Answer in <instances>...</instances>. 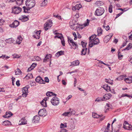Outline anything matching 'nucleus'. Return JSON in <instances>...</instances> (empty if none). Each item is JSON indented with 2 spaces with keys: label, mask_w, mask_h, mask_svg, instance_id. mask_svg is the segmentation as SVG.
Instances as JSON below:
<instances>
[{
  "label": "nucleus",
  "mask_w": 132,
  "mask_h": 132,
  "mask_svg": "<svg viewBox=\"0 0 132 132\" xmlns=\"http://www.w3.org/2000/svg\"><path fill=\"white\" fill-rule=\"evenodd\" d=\"M113 35L112 33H110L108 35L106 36L104 39V42L106 43H108L111 39Z\"/></svg>",
  "instance_id": "nucleus-10"
},
{
  "label": "nucleus",
  "mask_w": 132,
  "mask_h": 132,
  "mask_svg": "<svg viewBox=\"0 0 132 132\" xmlns=\"http://www.w3.org/2000/svg\"><path fill=\"white\" fill-rule=\"evenodd\" d=\"M124 81L128 84H130L132 83V77L130 76L127 78L124 79Z\"/></svg>",
  "instance_id": "nucleus-21"
},
{
  "label": "nucleus",
  "mask_w": 132,
  "mask_h": 132,
  "mask_svg": "<svg viewBox=\"0 0 132 132\" xmlns=\"http://www.w3.org/2000/svg\"><path fill=\"white\" fill-rule=\"evenodd\" d=\"M19 20L23 22H25L28 20V18L25 15L21 16L19 18Z\"/></svg>",
  "instance_id": "nucleus-15"
},
{
  "label": "nucleus",
  "mask_w": 132,
  "mask_h": 132,
  "mask_svg": "<svg viewBox=\"0 0 132 132\" xmlns=\"http://www.w3.org/2000/svg\"><path fill=\"white\" fill-rule=\"evenodd\" d=\"M103 101V98H102L98 97L95 100V102H100L101 101Z\"/></svg>",
  "instance_id": "nucleus-52"
},
{
  "label": "nucleus",
  "mask_w": 132,
  "mask_h": 132,
  "mask_svg": "<svg viewBox=\"0 0 132 132\" xmlns=\"http://www.w3.org/2000/svg\"><path fill=\"white\" fill-rule=\"evenodd\" d=\"M97 31L98 33L97 35L98 36H100L102 34V30L101 28H98Z\"/></svg>",
  "instance_id": "nucleus-31"
},
{
  "label": "nucleus",
  "mask_w": 132,
  "mask_h": 132,
  "mask_svg": "<svg viewBox=\"0 0 132 132\" xmlns=\"http://www.w3.org/2000/svg\"><path fill=\"white\" fill-rule=\"evenodd\" d=\"M62 115L65 117L69 116H70V113L69 111L67 112H65L64 113L62 114Z\"/></svg>",
  "instance_id": "nucleus-44"
},
{
  "label": "nucleus",
  "mask_w": 132,
  "mask_h": 132,
  "mask_svg": "<svg viewBox=\"0 0 132 132\" xmlns=\"http://www.w3.org/2000/svg\"><path fill=\"white\" fill-rule=\"evenodd\" d=\"M46 95L47 96H50L53 95L56 96L55 94L53 93L52 92H47V93L46 94Z\"/></svg>",
  "instance_id": "nucleus-36"
},
{
  "label": "nucleus",
  "mask_w": 132,
  "mask_h": 132,
  "mask_svg": "<svg viewBox=\"0 0 132 132\" xmlns=\"http://www.w3.org/2000/svg\"><path fill=\"white\" fill-rule=\"evenodd\" d=\"M28 87L26 86L22 88V91L23 93L22 96L23 97H26L27 95Z\"/></svg>",
  "instance_id": "nucleus-11"
},
{
  "label": "nucleus",
  "mask_w": 132,
  "mask_h": 132,
  "mask_svg": "<svg viewBox=\"0 0 132 132\" xmlns=\"http://www.w3.org/2000/svg\"><path fill=\"white\" fill-rule=\"evenodd\" d=\"M14 40L12 38H10L6 40V42L8 43L11 44L14 42Z\"/></svg>",
  "instance_id": "nucleus-34"
},
{
  "label": "nucleus",
  "mask_w": 132,
  "mask_h": 132,
  "mask_svg": "<svg viewBox=\"0 0 132 132\" xmlns=\"http://www.w3.org/2000/svg\"><path fill=\"white\" fill-rule=\"evenodd\" d=\"M22 9L18 7L14 6L12 8V13L15 14H18L21 12Z\"/></svg>",
  "instance_id": "nucleus-4"
},
{
  "label": "nucleus",
  "mask_w": 132,
  "mask_h": 132,
  "mask_svg": "<svg viewBox=\"0 0 132 132\" xmlns=\"http://www.w3.org/2000/svg\"><path fill=\"white\" fill-rule=\"evenodd\" d=\"M103 88L107 92H109L110 90V87L107 85L106 84L103 86Z\"/></svg>",
  "instance_id": "nucleus-27"
},
{
  "label": "nucleus",
  "mask_w": 132,
  "mask_h": 132,
  "mask_svg": "<svg viewBox=\"0 0 132 132\" xmlns=\"http://www.w3.org/2000/svg\"><path fill=\"white\" fill-rule=\"evenodd\" d=\"M51 102L52 104L54 106L57 105L59 103V99L56 96L53 97L51 99Z\"/></svg>",
  "instance_id": "nucleus-6"
},
{
  "label": "nucleus",
  "mask_w": 132,
  "mask_h": 132,
  "mask_svg": "<svg viewBox=\"0 0 132 132\" xmlns=\"http://www.w3.org/2000/svg\"><path fill=\"white\" fill-rule=\"evenodd\" d=\"M96 37V35H94L90 37L89 38V40H90L92 41Z\"/></svg>",
  "instance_id": "nucleus-46"
},
{
  "label": "nucleus",
  "mask_w": 132,
  "mask_h": 132,
  "mask_svg": "<svg viewBox=\"0 0 132 132\" xmlns=\"http://www.w3.org/2000/svg\"><path fill=\"white\" fill-rule=\"evenodd\" d=\"M27 124V120L25 117L22 118L19 121V125H25Z\"/></svg>",
  "instance_id": "nucleus-12"
},
{
  "label": "nucleus",
  "mask_w": 132,
  "mask_h": 132,
  "mask_svg": "<svg viewBox=\"0 0 132 132\" xmlns=\"http://www.w3.org/2000/svg\"><path fill=\"white\" fill-rule=\"evenodd\" d=\"M103 4V2L101 1H96L95 3V5L98 6H101Z\"/></svg>",
  "instance_id": "nucleus-39"
},
{
  "label": "nucleus",
  "mask_w": 132,
  "mask_h": 132,
  "mask_svg": "<svg viewBox=\"0 0 132 132\" xmlns=\"http://www.w3.org/2000/svg\"><path fill=\"white\" fill-rule=\"evenodd\" d=\"M87 48L86 47H84L82 48L81 51V55H85L86 53V50Z\"/></svg>",
  "instance_id": "nucleus-32"
},
{
  "label": "nucleus",
  "mask_w": 132,
  "mask_h": 132,
  "mask_svg": "<svg viewBox=\"0 0 132 132\" xmlns=\"http://www.w3.org/2000/svg\"><path fill=\"white\" fill-rule=\"evenodd\" d=\"M11 124L10 122L8 120H6L3 122L2 125L4 126H9Z\"/></svg>",
  "instance_id": "nucleus-30"
},
{
  "label": "nucleus",
  "mask_w": 132,
  "mask_h": 132,
  "mask_svg": "<svg viewBox=\"0 0 132 132\" xmlns=\"http://www.w3.org/2000/svg\"><path fill=\"white\" fill-rule=\"evenodd\" d=\"M68 41L69 45L72 48L75 49L78 46V45L77 44L73 42V40L72 39L69 38L68 39Z\"/></svg>",
  "instance_id": "nucleus-8"
},
{
  "label": "nucleus",
  "mask_w": 132,
  "mask_h": 132,
  "mask_svg": "<svg viewBox=\"0 0 132 132\" xmlns=\"http://www.w3.org/2000/svg\"><path fill=\"white\" fill-rule=\"evenodd\" d=\"M49 99V98L48 97L45 98L40 103L41 105L44 107H46L47 106L46 101L48 100Z\"/></svg>",
  "instance_id": "nucleus-19"
},
{
  "label": "nucleus",
  "mask_w": 132,
  "mask_h": 132,
  "mask_svg": "<svg viewBox=\"0 0 132 132\" xmlns=\"http://www.w3.org/2000/svg\"><path fill=\"white\" fill-rule=\"evenodd\" d=\"M46 111L45 109L40 110L38 112V114L40 116H45L46 115Z\"/></svg>",
  "instance_id": "nucleus-17"
},
{
  "label": "nucleus",
  "mask_w": 132,
  "mask_h": 132,
  "mask_svg": "<svg viewBox=\"0 0 132 132\" xmlns=\"http://www.w3.org/2000/svg\"><path fill=\"white\" fill-rule=\"evenodd\" d=\"M41 31L39 30L38 31L35 30L34 31L35 33L33 36V37L37 39H39L40 38V34Z\"/></svg>",
  "instance_id": "nucleus-9"
},
{
  "label": "nucleus",
  "mask_w": 132,
  "mask_h": 132,
  "mask_svg": "<svg viewBox=\"0 0 132 132\" xmlns=\"http://www.w3.org/2000/svg\"><path fill=\"white\" fill-rule=\"evenodd\" d=\"M87 22L84 23V24L83 25V27H85L89 25L90 22V21L88 19H87Z\"/></svg>",
  "instance_id": "nucleus-47"
},
{
  "label": "nucleus",
  "mask_w": 132,
  "mask_h": 132,
  "mask_svg": "<svg viewBox=\"0 0 132 132\" xmlns=\"http://www.w3.org/2000/svg\"><path fill=\"white\" fill-rule=\"evenodd\" d=\"M103 116L102 115H98L97 114L95 113H93L92 114V116L93 118H98L100 117H102V118L100 119V120L102 121L104 119L105 117H102Z\"/></svg>",
  "instance_id": "nucleus-14"
},
{
  "label": "nucleus",
  "mask_w": 132,
  "mask_h": 132,
  "mask_svg": "<svg viewBox=\"0 0 132 132\" xmlns=\"http://www.w3.org/2000/svg\"><path fill=\"white\" fill-rule=\"evenodd\" d=\"M105 81L106 82L109 83L111 84L112 85L113 84V82H112V81L110 80L105 79Z\"/></svg>",
  "instance_id": "nucleus-54"
},
{
  "label": "nucleus",
  "mask_w": 132,
  "mask_h": 132,
  "mask_svg": "<svg viewBox=\"0 0 132 132\" xmlns=\"http://www.w3.org/2000/svg\"><path fill=\"white\" fill-rule=\"evenodd\" d=\"M35 4L34 0H26V4L29 9L31 8L34 6Z\"/></svg>",
  "instance_id": "nucleus-2"
},
{
  "label": "nucleus",
  "mask_w": 132,
  "mask_h": 132,
  "mask_svg": "<svg viewBox=\"0 0 132 132\" xmlns=\"http://www.w3.org/2000/svg\"><path fill=\"white\" fill-rule=\"evenodd\" d=\"M5 21L2 19H0V25L3 24Z\"/></svg>",
  "instance_id": "nucleus-64"
},
{
  "label": "nucleus",
  "mask_w": 132,
  "mask_h": 132,
  "mask_svg": "<svg viewBox=\"0 0 132 132\" xmlns=\"http://www.w3.org/2000/svg\"><path fill=\"white\" fill-rule=\"evenodd\" d=\"M79 61L78 60H77L72 62L71 63V65L73 66L77 65H79Z\"/></svg>",
  "instance_id": "nucleus-29"
},
{
  "label": "nucleus",
  "mask_w": 132,
  "mask_h": 132,
  "mask_svg": "<svg viewBox=\"0 0 132 132\" xmlns=\"http://www.w3.org/2000/svg\"><path fill=\"white\" fill-rule=\"evenodd\" d=\"M47 3V0H44L42 3L41 4V6H45L46 5Z\"/></svg>",
  "instance_id": "nucleus-40"
},
{
  "label": "nucleus",
  "mask_w": 132,
  "mask_h": 132,
  "mask_svg": "<svg viewBox=\"0 0 132 132\" xmlns=\"http://www.w3.org/2000/svg\"><path fill=\"white\" fill-rule=\"evenodd\" d=\"M54 33L55 35H56L55 36V38H57L60 39H61L63 37L62 35L61 34L57 33L56 31L54 32Z\"/></svg>",
  "instance_id": "nucleus-24"
},
{
  "label": "nucleus",
  "mask_w": 132,
  "mask_h": 132,
  "mask_svg": "<svg viewBox=\"0 0 132 132\" xmlns=\"http://www.w3.org/2000/svg\"><path fill=\"white\" fill-rule=\"evenodd\" d=\"M118 58L120 60H121L123 57V55H121V54L120 52L118 51Z\"/></svg>",
  "instance_id": "nucleus-48"
},
{
  "label": "nucleus",
  "mask_w": 132,
  "mask_h": 132,
  "mask_svg": "<svg viewBox=\"0 0 132 132\" xmlns=\"http://www.w3.org/2000/svg\"><path fill=\"white\" fill-rule=\"evenodd\" d=\"M5 45V44L4 41L0 40V46L1 47H3Z\"/></svg>",
  "instance_id": "nucleus-33"
},
{
  "label": "nucleus",
  "mask_w": 132,
  "mask_h": 132,
  "mask_svg": "<svg viewBox=\"0 0 132 132\" xmlns=\"http://www.w3.org/2000/svg\"><path fill=\"white\" fill-rule=\"evenodd\" d=\"M112 6L111 5H110L109 8V12L110 13H111L112 12Z\"/></svg>",
  "instance_id": "nucleus-60"
},
{
  "label": "nucleus",
  "mask_w": 132,
  "mask_h": 132,
  "mask_svg": "<svg viewBox=\"0 0 132 132\" xmlns=\"http://www.w3.org/2000/svg\"><path fill=\"white\" fill-rule=\"evenodd\" d=\"M22 40V38L21 36L20 35L18 36L16 40V43L18 44H20L21 43Z\"/></svg>",
  "instance_id": "nucleus-25"
},
{
  "label": "nucleus",
  "mask_w": 132,
  "mask_h": 132,
  "mask_svg": "<svg viewBox=\"0 0 132 132\" xmlns=\"http://www.w3.org/2000/svg\"><path fill=\"white\" fill-rule=\"evenodd\" d=\"M64 51H61L58 52L55 54V56L57 57H58L60 56L64 55Z\"/></svg>",
  "instance_id": "nucleus-26"
},
{
  "label": "nucleus",
  "mask_w": 132,
  "mask_h": 132,
  "mask_svg": "<svg viewBox=\"0 0 132 132\" xmlns=\"http://www.w3.org/2000/svg\"><path fill=\"white\" fill-rule=\"evenodd\" d=\"M112 95L110 94H105L103 96V101H106L107 100L109 99L112 96Z\"/></svg>",
  "instance_id": "nucleus-16"
},
{
  "label": "nucleus",
  "mask_w": 132,
  "mask_h": 132,
  "mask_svg": "<svg viewBox=\"0 0 132 132\" xmlns=\"http://www.w3.org/2000/svg\"><path fill=\"white\" fill-rule=\"evenodd\" d=\"M94 45H96L99 43V40L98 38H96L93 41Z\"/></svg>",
  "instance_id": "nucleus-42"
},
{
  "label": "nucleus",
  "mask_w": 132,
  "mask_h": 132,
  "mask_svg": "<svg viewBox=\"0 0 132 132\" xmlns=\"http://www.w3.org/2000/svg\"><path fill=\"white\" fill-rule=\"evenodd\" d=\"M69 24L70 28L73 30H75L79 28L78 24L75 20L71 21L69 22Z\"/></svg>",
  "instance_id": "nucleus-1"
},
{
  "label": "nucleus",
  "mask_w": 132,
  "mask_h": 132,
  "mask_svg": "<svg viewBox=\"0 0 132 132\" xmlns=\"http://www.w3.org/2000/svg\"><path fill=\"white\" fill-rule=\"evenodd\" d=\"M81 43L83 48H84V47H86V45L87 44V43L86 42H84L83 41H82L81 42Z\"/></svg>",
  "instance_id": "nucleus-56"
},
{
  "label": "nucleus",
  "mask_w": 132,
  "mask_h": 132,
  "mask_svg": "<svg viewBox=\"0 0 132 132\" xmlns=\"http://www.w3.org/2000/svg\"><path fill=\"white\" fill-rule=\"evenodd\" d=\"M123 128L126 129L132 130V126L126 121L124 122Z\"/></svg>",
  "instance_id": "nucleus-7"
},
{
  "label": "nucleus",
  "mask_w": 132,
  "mask_h": 132,
  "mask_svg": "<svg viewBox=\"0 0 132 132\" xmlns=\"http://www.w3.org/2000/svg\"><path fill=\"white\" fill-rule=\"evenodd\" d=\"M61 43L62 45L63 46H64L65 45V42L64 40V38L61 39Z\"/></svg>",
  "instance_id": "nucleus-59"
},
{
  "label": "nucleus",
  "mask_w": 132,
  "mask_h": 132,
  "mask_svg": "<svg viewBox=\"0 0 132 132\" xmlns=\"http://www.w3.org/2000/svg\"><path fill=\"white\" fill-rule=\"evenodd\" d=\"M19 24V23L18 21L15 20L13 23L10 25V26L11 27H16L18 26Z\"/></svg>",
  "instance_id": "nucleus-22"
},
{
  "label": "nucleus",
  "mask_w": 132,
  "mask_h": 132,
  "mask_svg": "<svg viewBox=\"0 0 132 132\" xmlns=\"http://www.w3.org/2000/svg\"><path fill=\"white\" fill-rule=\"evenodd\" d=\"M125 96H127L129 98H130V96L129 95L127 94H126L123 93L122 94V95H121V97H124Z\"/></svg>",
  "instance_id": "nucleus-58"
},
{
  "label": "nucleus",
  "mask_w": 132,
  "mask_h": 132,
  "mask_svg": "<svg viewBox=\"0 0 132 132\" xmlns=\"http://www.w3.org/2000/svg\"><path fill=\"white\" fill-rule=\"evenodd\" d=\"M52 25V22L51 20L47 21L44 25V28L46 31L49 29Z\"/></svg>",
  "instance_id": "nucleus-5"
},
{
  "label": "nucleus",
  "mask_w": 132,
  "mask_h": 132,
  "mask_svg": "<svg viewBox=\"0 0 132 132\" xmlns=\"http://www.w3.org/2000/svg\"><path fill=\"white\" fill-rule=\"evenodd\" d=\"M104 12V10L103 8L99 7L95 11V14L96 15L99 16L102 15Z\"/></svg>",
  "instance_id": "nucleus-3"
},
{
  "label": "nucleus",
  "mask_w": 132,
  "mask_h": 132,
  "mask_svg": "<svg viewBox=\"0 0 132 132\" xmlns=\"http://www.w3.org/2000/svg\"><path fill=\"white\" fill-rule=\"evenodd\" d=\"M94 44L93 43V42L92 41H90L89 42V47H93L94 45Z\"/></svg>",
  "instance_id": "nucleus-55"
},
{
  "label": "nucleus",
  "mask_w": 132,
  "mask_h": 132,
  "mask_svg": "<svg viewBox=\"0 0 132 132\" xmlns=\"http://www.w3.org/2000/svg\"><path fill=\"white\" fill-rule=\"evenodd\" d=\"M67 127V126L66 125V123H64V124H63L61 123V125L60 126V128H66Z\"/></svg>",
  "instance_id": "nucleus-49"
},
{
  "label": "nucleus",
  "mask_w": 132,
  "mask_h": 132,
  "mask_svg": "<svg viewBox=\"0 0 132 132\" xmlns=\"http://www.w3.org/2000/svg\"><path fill=\"white\" fill-rule=\"evenodd\" d=\"M32 75L31 74H27L25 77V78L27 80L31 78L32 77Z\"/></svg>",
  "instance_id": "nucleus-43"
},
{
  "label": "nucleus",
  "mask_w": 132,
  "mask_h": 132,
  "mask_svg": "<svg viewBox=\"0 0 132 132\" xmlns=\"http://www.w3.org/2000/svg\"><path fill=\"white\" fill-rule=\"evenodd\" d=\"M54 16H55L56 18H58V19L59 20H62V18H61V16L60 15H56L54 14Z\"/></svg>",
  "instance_id": "nucleus-62"
},
{
  "label": "nucleus",
  "mask_w": 132,
  "mask_h": 132,
  "mask_svg": "<svg viewBox=\"0 0 132 132\" xmlns=\"http://www.w3.org/2000/svg\"><path fill=\"white\" fill-rule=\"evenodd\" d=\"M12 114L10 112H6V115H4V117L5 118H8L10 117Z\"/></svg>",
  "instance_id": "nucleus-35"
},
{
  "label": "nucleus",
  "mask_w": 132,
  "mask_h": 132,
  "mask_svg": "<svg viewBox=\"0 0 132 132\" xmlns=\"http://www.w3.org/2000/svg\"><path fill=\"white\" fill-rule=\"evenodd\" d=\"M82 7L81 5L80 4H76L75 6L72 7V10L73 11H75L76 10H79Z\"/></svg>",
  "instance_id": "nucleus-20"
},
{
  "label": "nucleus",
  "mask_w": 132,
  "mask_h": 132,
  "mask_svg": "<svg viewBox=\"0 0 132 132\" xmlns=\"http://www.w3.org/2000/svg\"><path fill=\"white\" fill-rule=\"evenodd\" d=\"M23 0H16L17 4L20 5H21L23 2Z\"/></svg>",
  "instance_id": "nucleus-41"
},
{
  "label": "nucleus",
  "mask_w": 132,
  "mask_h": 132,
  "mask_svg": "<svg viewBox=\"0 0 132 132\" xmlns=\"http://www.w3.org/2000/svg\"><path fill=\"white\" fill-rule=\"evenodd\" d=\"M36 65L37 64L36 63H34L32 64L30 67L32 70L36 66Z\"/></svg>",
  "instance_id": "nucleus-53"
},
{
  "label": "nucleus",
  "mask_w": 132,
  "mask_h": 132,
  "mask_svg": "<svg viewBox=\"0 0 132 132\" xmlns=\"http://www.w3.org/2000/svg\"><path fill=\"white\" fill-rule=\"evenodd\" d=\"M36 81L37 82H38L40 84H44V81L42 78L40 76L37 77L35 79Z\"/></svg>",
  "instance_id": "nucleus-18"
},
{
  "label": "nucleus",
  "mask_w": 132,
  "mask_h": 132,
  "mask_svg": "<svg viewBox=\"0 0 132 132\" xmlns=\"http://www.w3.org/2000/svg\"><path fill=\"white\" fill-rule=\"evenodd\" d=\"M21 72L20 70L19 69H17L15 71L16 75H20L21 74Z\"/></svg>",
  "instance_id": "nucleus-45"
},
{
  "label": "nucleus",
  "mask_w": 132,
  "mask_h": 132,
  "mask_svg": "<svg viewBox=\"0 0 132 132\" xmlns=\"http://www.w3.org/2000/svg\"><path fill=\"white\" fill-rule=\"evenodd\" d=\"M132 48V44L129 43L127 46L126 48L125 49V50H129Z\"/></svg>",
  "instance_id": "nucleus-38"
},
{
  "label": "nucleus",
  "mask_w": 132,
  "mask_h": 132,
  "mask_svg": "<svg viewBox=\"0 0 132 132\" xmlns=\"http://www.w3.org/2000/svg\"><path fill=\"white\" fill-rule=\"evenodd\" d=\"M10 57L8 56H6L5 55H3L2 56H0V58H2L3 59H7L9 58Z\"/></svg>",
  "instance_id": "nucleus-57"
},
{
  "label": "nucleus",
  "mask_w": 132,
  "mask_h": 132,
  "mask_svg": "<svg viewBox=\"0 0 132 132\" xmlns=\"http://www.w3.org/2000/svg\"><path fill=\"white\" fill-rule=\"evenodd\" d=\"M110 124L109 123H108V125L107 126V127L105 129V132H107L109 130L110 127Z\"/></svg>",
  "instance_id": "nucleus-50"
},
{
  "label": "nucleus",
  "mask_w": 132,
  "mask_h": 132,
  "mask_svg": "<svg viewBox=\"0 0 132 132\" xmlns=\"http://www.w3.org/2000/svg\"><path fill=\"white\" fill-rule=\"evenodd\" d=\"M72 35L75 37L74 39V40H76L77 39V37L76 33L75 32H72Z\"/></svg>",
  "instance_id": "nucleus-63"
},
{
  "label": "nucleus",
  "mask_w": 132,
  "mask_h": 132,
  "mask_svg": "<svg viewBox=\"0 0 132 132\" xmlns=\"http://www.w3.org/2000/svg\"><path fill=\"white\" fill-rule=\"evenodd\" d=\"M52 55L50 54H47L46 55L45 58L44 59L43 61L44 62H45L46 61H49L50 62V65L51 63V58Z\"/></svg>",
  "instance_id": "nucleus-13"
},
{
  "label": "nucleus",
  "mask_w": 132,
  "mask_h": 132,
  "mask_svg": "<svg viewBox=\"0 0 132 132\" xmlns=\"http://www.w3.org/2000/svg\"><path fill=\"white\" fill-rule=\"evenodd\" d=\"M40 119L39 117L37 116H35L33 118L32 120V122L34 123H36L38 122Z\"/></svg>",
  "instance_id": "nucleus-23"
},
{
  "label": "nucleus",
  "mask_w": 132,
  "mask_h": 132,
  "mask_svg": "<svg viewBox=\"0 0 132 132\" xmlns=\"http://www.w3.org/2000/svg\"><path fill=\"white\" fill-rule=\"evenodd\" d=\"M125 75L120 76L118 77V78H117V79L119 81L122 80L123 79L124 80V79H125Z\"/></svg>",
  "instance_id": "nucleus-37"
},
{
  "label": "nucleus",
  "mask_w": 132,
  "mask_h": 132,
  "mask_svg": "<svg viewBox=\"0 0 132 132\" xmlns=\"http://www.w3.org/2000/svg\"><path fill=\"white\" fill-rule=\"evenodd\" d=\"M122 127V125L119 124L118 126L115 128V131L116 132L119 131L121 129Z\"/></svg>",
  "instance_id": "nucleus-28"
},
{
  "label": "nucleus",
  "mask_w": 132,
  "mask_h": 132,
  "mask_svg": "<svg viewBox=\"0 0 132 132\" xmlns=\"http://www.w3.org/2000/svg\"><path fill=\"white\" fill-rule=\"evenodd\" d=\"M34 59L35 60L37 61H39L40 60V57L38 56H35Z\"/></svg>",
  "instance_id": "nucleus-61"
},
{
  "label": "nucleus",
  "mask_w": 132,
  "mask_h": 132,
  "mask_svg": "<svg viewBox=\"0 0 132 132\" xmlns=\"http://www.w3.org/2000/svg\"><path fill=\"white\" fill-rule=\"evenodd\" d=\"M70 129H73L75 128V125L74 124V121L72 122V123L70 125Z\"/></svg>",
  "instance_id": "nucleus-51"
}]
</instances>
